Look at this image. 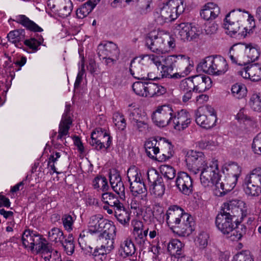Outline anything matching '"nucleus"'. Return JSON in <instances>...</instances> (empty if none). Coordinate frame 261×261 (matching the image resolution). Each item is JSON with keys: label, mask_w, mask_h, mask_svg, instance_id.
<instances>
[{"label": "nucleus", "mask_w": 261, "mask_h": 261, "mask_svg": "<svg viewBox=\"0 0 261 261\" xmlns=\"http://www.w3.org/2000/svg\"><path fill=\"white\" fill-rule=\"evenodd\" d=\"M245 205L243 201L237 199L224 203L216 218L218 229L232 241L240 240L246 234V227L239 224L246 216Z\"/></svg>", "instance_id": "1"}, {"label": "nucleus", "mask_w": 261, "mask_h": 261, "mask_svg": "<svg viewBox=\"0 0 261 261\" xmlns=\"http://www.w3.org/2000/svg\"><path fill=\"white\" fill-rule=\"evenodd\" d=\"M166 221L168 226L175 228L177 233L181 236H188L194 230L193 218L177 205L168 208L166 213Z\"/></svg>", "instance_id": "2"}, {"label": "nucleus", "mask_w": 261, "mask_h": 261, "mask_svg": "<svg viewBox=\"0 0 261 261\" xmlns=\"http://www.w3.org/2000/svg\"><path fill=\"white\" fill-rule=\"evenodd\" d=\"M260 55L258 46L253 43H239L233 45L229 51V57L232 63L245 66L257 60Z\"/></svg>", "instance_id": "3"}, {"label": "nucleus", "mask_w": 261, "mask_h": 261, "mask_svg": "<svg viewBox=\"0 0 261 261\" xmlns=\"http://www.w3.org/2000/svg\"><path fill=\"white\" fill-rule=\"evenodd\" d=\"M204 72L213 75L224 74L228 69L226 60L221 56H211L205 58L198 64Z\"/></svg>", "instance_id": "4"}, {"label": "nucleus", "mask_w": 261, "mask_h": 261, "mask_svg": "<svg viewBox=\"0 0 261 261\" xmlns=\"http://www.w3.org/2000/svg\"><path fill=\"white\" fill-rule=\"evenodd\" d=\"M250 14L245 10L241 9L233 10L228 13L225 19L224 27L227 30L226 33L232 37L239 32L241 27H243V22Z\"/></svg>", "instance_id": "5"}, {"label": "nucleus", "mask_w": 261, "mask_h": 261, "mask_svg": "<svg viewBox=\"0 0 261 261\" xmlns=\"http://www.w3.org/2000/svg\"><path fill=\"white\" fill-rule=\"evenodd\" d=\"M9 42L14 44L16 47L21 48L22 45L20 42L24 40V44L31 49L33 52L37 51L39 46L42 44L43 38L38 36V38L34 37L25 39V31L23 29H17L10 31L7 36Z\"/></svg>", "instance_id": "6"}, {"label": "nucleus", "mask_w": 261, "mask_h": 261, "mask_svg": "<svg viewBox=\"0 0 261 261\" xmlns=\"http://www.w3.org/2000/svg\"><path fill=\"white\" fill-rule=\"evenodd\" d=\"M184 10L182 0H169L163 4L161 8L160 16L165 22H170L176 19Z\"/></svg>", "instance_id": "7"}, {"label": "nucleus", "mask_w": 261, "mask_h": 261, "mask_svg": "<svg viewBox=\"0 0 261 261\" xmlns=\"http://www.w3.org/2000/svg\"><path fill=\"white\" fill-rule=\"evenodd\" d=\"M200 171V181L204 187L214 185V183L219 179L218 162L217 160L213 159L208 165L206 164Z\"/></svg>", "instance_id": "8"}, {"label": "nucleus", "mask_w": 261, "mask_h": 261, "mask_svg": "<svg viewBox=\"0 0 261 261\" xmlns=\"http://www.w3.org/2000/svg\"><path fill=\"white\" fill-rule=\"evenodd\" d=\"M186 161L188 169L194 174L207 164L206 158L201 151L190 150L187 152Z\"/></svg>", "instance_id": "9"}, {"label": "nucleus", "mask_w": 261, "mask_h": 261, "mask_svg": "<svg viewBox=\"0 0 261 261\" xmlns=\"http://www.w3.org/2000/svg\"><path fill=\"white\" fill-rule=\"evenodd\" d=\"M173 112V110L169 105L159 106L152 114V120L156 126L165 127L171 123Z\"/></svg>", "instance_id": "10"}, {"label": "nucleus", "mask_w": 261, "mask_h": 261, "mask_svg": "<svg viewBox=\"0 0 261 261\" xmlns=\"http://www.w3.org/2000/svg\"><path fill=\"white\" fill-rule=\"evenodd\" d=\"M115 226L105 220L100 218L96 216H93L90 218L89 222V232L91 233H99V237L106 234L111 236L114 230H115Z\"/></svg>", "instance_id": "11"}, {"label": "nucleus", "mask_w": 261, "mask_h": 261, "mask_svg": "<svg viewBox=\"0 0 261 261\" xmlns=\"http://www.w3.org/2000/svg\"><path fill=\"white\" fill-rule=\"evenodd\" d=\"M147 178L150 182V191L155 197H162L165 192V187L162 177L155 169L149 170L147 172Z\"/></svg>", "instance_id": "12"}, {"label": "nucleus", "mask_w": 261, "mask_h": 261, "mask_svg": "<svg viewBox=\"0 0 261 261\" xmlns=\"http://www.w3.org/2000/svg\"><path fill=\"white\" fill-rule=\"evenodd\" d=\"M90 144L97 150L103 148L107 149L111 144V137L106 132H103L101 128L96 129L91 134Z\"/></svg>", "instance_id": "13"}, {"label": "nucleus", "mask_w": 261, "mask_h": 261, "mask_svg": "<svg viewBox=\"0 0 261 261\" xmlns=\"http://www.w3.org/2000/svg\"><path fill=\"white\" fill-rule=\"evenodd\" d=\"M22 244L25 248L30 249L31 251H36L46 242L42 236L33 230H25L22 236Z\"/></svg>", "instance_id": "14"}, {"label": "nucleus", "mask_w": 261, "mask_h": 261, "mask_svg": "<svg viewBox=\"0 0 261 261\" xmlns=\"http://www.w3.org/2000/svg\"><path fill=\"white\" fill-rule=\"evenodd\" d=\"M207 111L210 115L207 116L202 113L200 109L195 112V121L198 125L201 127L208 129L213 127L216 122L217 118L214 109L210 107H206Z\"/></svg>", "instance_id": "15"}, {"label": "nucleus", "mask_w": 261, "mask_h": 261, "mask_svg": "<svg viewBox=\"0 0 261 261\" xmlns=\"http://www.w3.org/2000/svg\"><path fill=\"white\" fill-rule=\"evenodd\" d=\"M177 72L172 75V79H180L188 75L193 69V62H191L190 58L185 55H179L176 66Z\"/></svg>", "instance_id": "16"}, {"label": "nucleus", "mask_w": 261, "mask_h": 261, "mask_svg": "<svg viewBox=\"0 0 261 261\" xmlns=\"http://www.w3.org/2000/svg\"><path fill=\"white\" fill-rule=\"evenodd\" d=\"M175 185L179 191L185 195H190L193 192V184L191 177L185 172L177 174Z\"/></svg>", "instance_id": "17"}, {"label": "nucleus", "mask_w": 261, "mask_h": 261, "mask_svg": "<svg viewBox=\"0 0 261 261\" xmlns=\"http://www.w3.org/2000/svg\"><path fill=\"white\" fill-rule=\"evenodd\" d=\"M171 121L174 129L180 131L186 128L191 122V117L188 112L181 110L176 113L173 112Z\"/></svg>", "instance_id": "18"}, {"label": "nucleus", "mask_w": 261, "mask_h": 261, "mask_svg": "<svg viewBox=\"0 0 261 261\" xmlns=\"http://www.w3.org/2000/svg\"><path fill=\"white\" fill-rule=\"evenodd\" d=\"M146 45L152 52L164 53L168 51L165 38L158 36H148L145 39Z\"/></svg>", "instance_id": "19"}, {"label": "nucleus", "mask_w": 261, "mask_h": 261, "mask_svg": "<svg viewBox=\"0 0 261 261\" xmlns=\"http://www.w3.org/2000/svg\"><path fill=\"white\" fill-rule=\"evenodd\" d=\"M175 30L178 31V34L181 40L190 41L198 36L197 28L188 23L176 24Z\"/></svg>", "instance_id": "20"}, {"label": "nucleus", "mask_w": 261, "mask_h": 261, "mask_svg": "<svg viewBox=\"0 0 261 261\" xmlns=\"http://www.w3.org/2000/svg\"><path fill=\"white\" fill-rule=\"evenodd\" d=\"M179 56V55L168 56L163 59L161 72L163 77L172 79L173 71L176 68Z\"/></svg>", "instance_id": "21"}, {"label": "nucleus", "mask_w": 261, "mask_h": 261, "mask_svg": "<svg viewBox=\"0 0 261 261\" xmlns=\"http://www.w3.org/2000/svg\"><path fill=\"white\" fill-rule=\"evenodd\" d=\"M144 57L140 56L134 58L130 62L129 71L135 79L142 80L144 79V75L146 74V67L142 63Z\"/></svg>", "instance_id": "22"}, {"label": "nucleus", "mask_w": 261, "mask_h": 261, "mask_svg": "<svg viewBox=\"0 0 261 261\" xmlns=\"http://www.w3.org/2000/svg\"><path fill=\"white\" fill-rule=\"evenodd\" d=\"M97 54L100 59L106 58L107 57H119V51L116 44L106 42L98 45Z\"/></svg>", "instance_id": "23"}, {"label": "nucleus", "mask_w": 261, "mask_h": 261, "mask_svg": "<svg viewBox=\"0 0 261 261\" xmlns=\"http://www.w3.org/2000/svg\"><path fill=\"white\" fill-rule=\"evenodd\" d=\"M241 75L244 79H249L253 82L261 80V64H252L241 71Z\"/></svg>", "instance_id": "24"}, {"label": "nucleus", "mask_w": 261, "mask_h": 261, "mask_svg": "<svg viewBox=\"0 0 261 261\" xmlns=\"http://www.w3.org/2000/svg\"><path fill=\"white\" fill-rule=\"evenodd\" d=\"M195 92H203L211 88V79L205 75L198 74L193 76Z\"/></svg>", "instance_id": "25"}, {"label": "nucleus", "mask_w": 261, "mask_h": 261, "mask_svg": "<svg viewBox=\"0 0 261 261\" xmlns=\"http://www.w3.org/2000/svg\"><path fill=\"white\" fill-rule=\"evenodd\" d=\"M54 7L57 8L58 15L63 18L68 16L73 9V4L71 0H54Z\"/></svg>", "instance_id": "26"}, {"label": "nucleus", "mask_w": 261, "mask_h": 261, "mask_svg": "<svg viewBox=\"0 0 261 261\" xmlns=\"http://www.w3.org/2000/svg\"><path fill=\"white\" fill-rule=\"evenodd\" d=\"M38 247L36 252L41 253L44 261H56L57 259H59L58 251L54 250L46 241Z\"/></svg>", "instance_id": "27"}, {"label": "nucleus", "mask_w": 261, "mask_h": 261, "mask_svg": "<svg viewBox=\"0 0 261 261\" xmlns=\"http://www.w3.org/2000/svg\"><path fill=\"white\" fill-rule=\"evenodd\" d=\"M220 12V8L217 5L214 3H208L204 6L200 15L204 20H213L218 16Z\"/></svg>", "instance_id": "28"}, {"label": "nucleus", "mask_w": 261, "mask_h": 261, "mask_svg": "<svg viewBox=\"0 0 261 261\" xmlns=\"http://www.w3.org/2000/svg\"><path fill=\"white\" fill-rule=\"evenodd\" d=\"M14 21L31 31L41 32L43 31L41 28L24 15H18L16 16Z\"/></svg>", "instance_id": "29"}, {"label": "nucleus", "mask_w": 261, "mask_h": 261, "mask_svg": "<svg viewBox=\"0 0 261 261\" xmlns=\"http://www.w3.org/2000/svg\"><path fill=\"white\" fill-rule=\"evenodd\" d=\"M129 185L130 192L134 197H139L143 200H146L147 189L144 182H134Z\"/></svg>", "instance_id": "30"}, {"label": "nucleus", "mask_w": 261, "mask_h": 261, "mask_svg": "<svg viewBox=\"0 0 261 261\" xmlns=\"http://www.w3.org/2000/svg\"><path fill=\"white\" fill-rule=\"evenodd\" d=\"M100 0H89L82 5L76 11L77 18L83 19L86 17L95 8Z\"/></svg>", "instance_id": "31"}, {"label": "nucleus", "mask_w": 261, "mask_h": 261, "mask_svg": "<svg viewBox=\"0 0 261 261\" xmlns=\"http://www.w3.org/2000/svg\"><path fill=\"white\" fill-rule=\"evenodd\" d=\"M136 252L135 245L130 239H126L120 245L119 252L123 257L132 256Z\"/></svg>", "instance_id": "32"}, {"label": "nucleus", "mask_w": 261, "mask_h": 261, "mask_svg": "<svg viewBox=\"0 0 261 261\" xmlns=\"http://www.w3.org/2000/svg\"><path fill=\"white\" fill-rule=\"evenodd\" d=\"M101 201L114 210L123 204L120 202L119 196H116L112 192H106L102 193L101 194Z\"/></svg>", "instance_id": "33"}, {"label": "nucleus", "mask_w": 261, "mask_h": 261, "mask_svg": "<svg viewBox=\"0 0 261 261\" xmlns=\"http://www.w3.org/2000/svg\"><path fill=\"white\" fill-rule=\"evenodd\" d=\"M114 215L117 220L123 225L128 224L130 220V213L122 204L114 210Z\"/></svg>", "instance_id": "34"}, {"label": "nucleus", "mask_w": 261, "mask_h": 261, "mask_svg": "<svg viewBox=\"0 0 261 261\" xmlns=\"http://www.w3.org/2000/svg\"><path fill=\"white\" fill-rule=\"evenodd\" d=\"M244 191L245 194L251 197H257L261 193V187L253 183L246 177L244 179Z\"/></svg>", "instance_id": "35"}, {"label": "nucleus", "mask_w": 261, "mask_h": 261, "mask_svg": "<svg viewBox=\"0 0 261 261\" xmlns=\"http://www.w3.org/2000/svg\"><path fill=\"white\" fill-rule=\"evenodd\" d=\"M146 97H153L164 94L166 92V89L158 84L150 82H146Z\"/></svg>", "instance_id": "36"}, {"label": "nucleus", "mask_w": 261, "mask_h": 261, "mask_svg": "<svg viewBox=\"0 0 261 261\" xmlns=\"http://www.w3.org/2000/svg\"><path fill=\"white\" fill-rule=\"evenodd\" d=\"M156 143L155 140H148L145 144V148L147 155L150 158L160 161L159 156L157 155L160 149L158 147H156Z\"/></svg>", "instance_id": "37"}, {"label": "nucleus", "mask_w": 261, "mask_h": 261, "mask_svg": "<svg viewBox=\"0 0 261 261\" xmlns=\"http://www.w3.org/2000/svg\"><path fill=\"white\" fill-rule=\"evenodd\" d=\"M72 121L68 118L61 120L59 127L58 135L57 139L63 142L65 137L69 136V129Z\"/></svg>", "instance_id": "38"}, {"label": "nucleus", "mask_w": 261, "mask_h": 261, "mask_svg": "<svg viewBox=\"0 0 261 261\" xmlns=\"http://www.w3.org/2000/svg\"><path fill=\"white\" fill-rule=\"evenodd\" d=\"M147 212L149 215L148 218L150 220H151L154 218L160 222H163L164 221L165 218H166V214H164V209L162 207L155 206L153 208V211L149 208L146 210V213H147Z\"/></svg>", "instance_id": "39"}, {"label": "nucleus", "mask_w": 261, "mask_h": 261, "mask_svg": "<svg viewBox=\"0 0 261 261\" xmlns=\"http://www.w3.org/2000/svg\"><path fill=\"white\" fill-rule=\"evenodd\" d=\"M115 230L110 236L108 232L100 237L102 239V244L100 246L102 248L105 249L107 253H109L114 248V237L115 236Z\"/></svg>", "instance_id": "40"}, {"label": "nucleus", "mask_w": 261, "mask_h": 261, "mask_svg": "<svg viewBox=\"0 0 261 261\" xmlns=\"http://www.w3.org/2000/svg\"><path fill=\"white\" fill-rule=\"evenodd\" d=\"M48 239L51 242L61 244L65 239L63 231L57 227H54L48 232Z\"/></svg>", "instance_id": "41"}, {"label": "nucleus", "mask_w": 261, "mask_h": 261, "mask_svg": "<svg viewBox=\"0 0 261 261\" xmlns=\"http://www.w3.org/2000/svg\"><path fill=\"white\" fill-rule=\"evenodd\" d=\"M127 177L129 184L134 182H144L141 173L135 166H133L128 169Z\"/></svg>", "instance_id": "42"}, {"label": "nucleus", "mask_w": 261, "mask_h": 261, "mask_svg": "<svg viewBox=\"0 0 261 261\" xmlns=\"http://www.w3.org/2000/svg\"><path fill=\"white\" fill-rule=\"evenodd\" d=\"M184 245L177 239H173L169 243L168 250L171 254L180 255L182 254V249Z\"/></svg>", "instance_id": "43"}, {"label": "nucleus", "mask_w": 261, "mask_h": 261, "mask_svg": "<svg viewBox=\"0 0 261 261\" xmlns=\"http://www.w3.org/2000/svg\"><path fill=\"white\" fill-rule=\"evenodd\" d=\"M64 248L66 253L69 255H72L74 251V240L72 234H69L67 238L63 240L60 244Z\"/></svg>", "instance_id": "44"}, {"label": "nucleus", "mask_w": 261, "mask_h": 261, "mask_svg": "<svg viewBox=\"0 0 261 261\" xmlns=\"http://www.w3.org/2000/svg\"><path fill=\"white\" fill-rule=\"evenodd\" d=\"M160 172L165 178L168 180L173 179L176 175V170L169 165L163 164L160 167Z\"/></svg>", "instance_id": "45"}, {"label": "nucleus", "mask_w": 261, "mask_h": 261, "mask_svg": "<svg viewBox=\"0 0 261 261\" xmlns=\"http://www.w3.org/2000/svg\"><path fill=\"white\" fill-rule=\"evenodd\" d=\"M93 186L95 189L100 188L104 192H106L109 188L107 179L104 176L95 177L93 180Z\"/></svg>", "instance_id": "46"}, {"label": "nucleus", "mask_w": 261, "mask_h": 261, "mask_svg": "<svg viewBox=\"0 0 261 261\" xmlns=\"http://www.w3.org/2000/svg\"><path fill=\"white\" fill-rule=\"evenodd\" d=\"M113 121L118 129L123 130L126 128V121L122 114L119 112L114 113L113 116Z\"/></svg>", "instance_id": "47"}, {"label": "nucleus", "mask_w": 261, "mask_h": 261, "mask_svg": "<svg viewBox=\"0 0 261 261\" xmlns=\"http://www.w3.org/2000/svg\"><path fill=\"white\" fill-rule=\"evenodd\" d=\"M245 177L261 187V167L254 169Z\"/></svg>", "instance_id": "48"}, {"label": "nucleus", "mask_w": 261, "mask_h": 261, "mask_svg": "<svg viewBox=\"0 0 261 261\" xmlns=\"http://www.w3.org/2000/svg\"><path fill=\"white\" fill-rule=\"evenodd\" d=\"M225 169L228 175L239 177L241 173V168L236 163L232 162L226 164Z\"/></svg>", "instance_id": "49"}, {"label": "nucleus", "mask_w": 261, "mask_h": 261, "mask_svg": "<svg viewBox=\"0 0 261 261\" xmlns=\"http://www.w3.org/2000/svg\"><path fill=\"white\" fill-rule=\"evenodd\" d=\"M179 89L183 92H195L193 76L182 80L180 83Z\"/></svg>", "instance_id": "50"}, {"label": "nucleus", "mask_w": 261, "mask_h": 261, "mask_svg": "<svg viewBox=\"0 0 261 261\" xmlns=\"http://www.w3.org/2000/svg\"><path fill=\"white\" fill-rule=\"evenodd\" d=\"M231 93L234 97L241 99L246 94V89L244 85L236 84L231 87Z\"/></svg>", "instance_id": "51"}, {"label": "nucleus", "mask_w": 261, "mask_h": 261, "mask_svg": "<svg viewBox=\"0 0 261 261\" xmlns=\"http://www.w3.org/2000/svg\"><path fill=\"white\" fill-rule=\"evenodd\" d=\"M249 105L254 111L261 112V94H253L252 95Z\"/></svg>", "instance_id": "52"}, {"label": "nucleus", "mask_w": 261, "mask_h": 261, "mask_svg": "<svg viewBox=\"0 0 261 261\" xmlns=\"http://www.w3.org/2000/svg\"><path fill=\"white\" fill-rule=\"evenodd\" d=\"M148 232V228L142 231L133 232L136 243L141 247H143L146 243Z\"/></svg>", "instance_id": "53"}, {"label": "nucleus", "mask_w": 261, "mask_h": 261, "mask_svg": "<svg viewBox=\"0 0 261 261\" xmlns=\"http://www.w3.org/2000/svg\"><path fill=\"white\" fill-rule=\"evenodd\" d=\"M75 219V216L72 217L69 214L63 215L62 218L63 225L68 232H70L73 230V225Z\"/></svg>", "instance_id": "54"}, {"label": "nucleus", "mask_w": 261, "mask_h": 261, "mask_svg": "<svg viewBox=\"0 0 261 261\" xmlns=\"http://www.w3.org/2000/svg\"><path fill=\"white\" fill-rule=\"evenodd\" d=\"M146 82H136L132 86L133 90L138 95L146 97Z\"/></svg>", "instance_id": "55"}, {"label": "nucleus", "mask_w": 261, "mask_h": 261, "mask_svg": "<svg viewBox=\"0 0 261 261\" xmlns=\"http://www.w3.org/2000/svg\"><path fill=\"white\" fill-rule=\"evenodd\" d=\"M209 234L205 231L200 232L196 240V244L198 246L200 249H204L208 244Z\"/></svg>", "instance_id": "56"}, {"label": "nucleus", "mask_w": 261, "mask_h": 261, "mask_svg": "<svg viewBox=\"0 0 261 261\" xmlns=\"http://www.w3.org/2000/svg\"><path fill=\"white\" fill-rule=\"evenodd\" d=\"M162 153V157L159 155L160 161H166L169 159L173 154V147L171 144L167 142L164 146Z\"/></svg>", "instance_id": "57"}, {"label": "nucleus", "mask_w": 261, "mask_h": 261, "mask_svg": "<svg viewBox=\"0 0 261 261\" xmlns=\"http://www.w3.org/2000/svg\"><path fill=\"white\" fill-rule=\"evenodd\" d=\"M113 191L119 196V199L124 200L125 196V187L122 181L111 186Z\"/></svg>", "instance_id": "58"}, {"label": "nucleus", "mask_w": 261, "mask_h": 261, "mask_svg": "<svg viewBox=\"0 0 261 261\" xmlns=\"http://www.w3.org/2000/svg\"><path fill=\"white\" fill-rule=\"evenodd\" d=\"M232 261H253L250 252L248 250L242 251L237 254Z\"/></svg>", "instance_id": "59"}, {"label": "nucleus", "mask_w": 261, "mask_h": 261, "mask_svg": "<svg viewBox=\"0 0 261 261\" xmlns=\"http://www.w3.org/2000/svg\"><path fill=\"white\" fill-rule=\"evenodd\" d=\"M107 254L105 249L101 247H96L93 250L92 256L95 260H100L102 261L105 258Z\"/></svg>", "instance_id": "60"}, {"label": "nucleus", "mask_w": 261, "mask_h": 261, "mask_svg": "<svg viewBox=\"0 0 261 261\" xmlns=\"http://www.w3.org/2000/svg\"><path fill=\"white\" fill-rule=\"evenodd\" d=\"M252 147L255 153L261 155V133L253 139Z\"/></svg>", "instance_id": "61"}, {"label": "nucleus", "mask_w": 261, "mask_h": 261, "mask_svg": "<svg viewBox=\"0 0 261 261\" xmlns=\"http://www.w3.org/2000/svg\"><path fill=\"white\" fill-rule=\"evenodd\" d=\"M109 180L111 186H113L122 181L119 173L115 169L110 170L109 173Z\"/></svg>", "instance_id": "62"}, {"label": "nucleus", "mask_w": 261, "mask_h": 261, "mask_svg": "<svg viewBox=\"0 0 261 261\" xmlns=\"http://www.w3.org/2000/svg\"><path fill=\"white\" fill-rule=\"evenodd\" d=\"M141 117L140 110L139 109H133L129 114V119L133 123L140 120Z\"/></svg>", "instance_id": "63"}, {"label": "nucleus", "mask_w": 261, "mask_h": 261, "mask_svg": "<svg viewBox=\"0 0 261 261\" xmlns=\"http://www.w3.org/2000/svg\"><path fill=\"white\" fill-rule=\"evenodd\" d=\"M141 3L140 12L142 14H146L151 11L152 0H144Z\"/></svg>", "instance_id": "64"}]
</instances>
